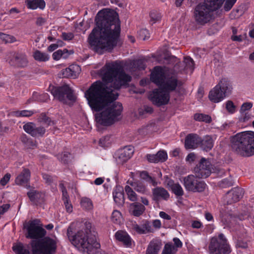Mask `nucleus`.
<instances>
[{
  "label": "nucleus",
  "instance_id": "nucleus-49",
  "mask_svg": "<svg viewBox=\"0 0 254 254\" xmlns=\"http://www.w3.org/2000/svg\"><path fill=\"white\" fill-rule=\"evenodd\" d=\"M150 16L151 20L153 21V23L160 20L161 17L160 14L156 11H151L150 13Z\"/></svg>",
  "mask_w": 254,
  "mask_h": 254
},
{
  "label": "nucleus",
  "instance_id": "nucleus-1",
  "mask_svg": "<svg viewBox=\"0 0 254 254\" xmlns=\"http://www.w3.org/2000/svg\"><path fill=\"white\" fill-rule=\"evenodd\" d=\"M103 81L93 82L85 92V97L92 111H101L95 115L97 123L103 126H109L121 119L123 107L115 101L119 90L131 80L123 66L117 61L106 64L100 70Z\"/></svg>",
  "mask_w": 254,
  "mask_h": 254
},
{
  "label": "nucleus",
  "instance_id": "nucleus-58",
  "mask_svg": "<svg viewBox=\"0 0 254 254\" xmlns=\"http://www.w3.org/2000/svg\"><path fill=\"white\" fill-rule=\"evenodd\" d=\"M165 60L167 61L168 63L170 64H174L180 62L179 60L173 56H168L165 58Z\"/></svg>",
  "mask_w": 254,
  "mask_h": 254
},
{
  "label": "nucleus",
  "instance_id": "nucleus-53",
  "mask_svg": "<svg viewBox=\"0 0 254 254\" xmlns=\"http://www.w3.org/2000/svg\"><path fill=\"white\" fill-rule=\"evenodd\" d=\"M174 247L171 244H166L161 254H172Z\"/></svg>",
  "mask_w": 254,
  "mask_h": 254
},
{
  "label": "nucleus",
  "instance_id": "nucleus-57",
  "mask_svg": "<svg viewBox=\"0 0 254 254\" xmlns=\"http://www.w3.org/2000/svg\"><path fill=\"white\" fill-rule=\"evenodd\" d=\"M62 38L65 41H69L72 40L74 37L73 33L63 32L62 35Z\"/></svg>",
  "mask_w": 254,
  "mask_h": 254
},
{
  "label": "nucleus",
  "instance_id": "nucleus-42",
  "mask_svg": "<svg viewBox=\"0 0 254 254\" xmlns=\"http://www.w3.org/2000/svg\"><path fill=\"white\" fill-rule=\"evenodd\" d=\"M220 187L222 188H226L232 186L233 182L231 178H226L222 180L219 184Z\"/></svg>",
  "mask_w": 254,
  "mask_h": 254
},
{
  "label": "nucleus",
  "instance_id": "nucleus-22",
  "mask_svg": "<svg viewBox=\"0 0 254 254\" xmlns=\"http://www.w3.org/2000/svg\"><path fill=\"white\" fill-rule=\"evenodd\" d=\"M145 210L144 206L139 202H135L130 204L129 212L134 216H140L143 213Z\"/></svg>",
  "mask_w": 254,
  "mask_h": 254
},
{
  "label": "nucleus",
  "instance_id": "nucleus-14",
  "mask_svg": "<svg viewBox=\"0 0 254 254\" xmlns=\"http://www.w3.org/2000/svg\"><path fill=\"white\" fill-rule=\"evenodd\" d=\"M23 129L27 133L35 137H42L46 132L44 127H36V125L32 122H29L24 125Z\"/></svg>",
  "mask_w": 254,
  "mask_h": 254
},
{
  "label": "nucleus",
  "instance_id": "nucleus-24",
  "mask_svg": "<svg viewBox=\"0 0 254 254\" xmlns=\"http://www.w3.org/2000/svg\"><path fill=\"white\" fill-rule=\"evenodd\" d=\"M216 86H219L222 92L225 93L226 96L231 94L232 90V85L230 81L227 78L222 79Z\"/></svg>",
  "mask_w": 254,
  "mask_h": 254
},
{
  "label": "nucleus",
  "instance_id": "nucleus-30",
  "mask_svg": "<svg viewBox=\"0 0 254 254\" xmlns=\"http://www.w3.org/2000/svg\"><path fill=\"white\" fill-rule=\"evenodd\" d=\"M225 0H204V3L213 12L219 9Z\"/></svg>",
  "mask_w": 254,
  "mask_h": 254
},
{
  "label": "nucleus",
  "instance_id": "nucleus-29",
  "mask_svg": "<svg viewBox=\"0 0 254 254\" xmlns=\"http://www.w3.org/2000/svg\"><path fill=\"white\" fill-rule=\"evenodd\" d=\"M117 240L122 242L127 247L131 245V239L128 235L123 231H118L115 234Z\"/></svg>",
  "mask_w": 254,
  "mask_h": 254
},
{
  "label": "nucleus",
  "instance_id": "nucleus-20",
  "mask_svg": "<svg viewBox=\"0 0 254 254\" xmlns=\"http://www.w3.org/2000/svg\"><path fill=\"white\" fill-rule=\"evenodd\" d=\"M219 86H215L212 90L209 92V98L214 103H218L222 101L226 96L219 89Z\"/></svg>",
  "mask_w": 254,
  "mask_h": 254
},
{
  "label": "nucleus",
  "instance_id": "nucleus-48",
  "mask_svg": "<svg viewBox=\"0 0 254 254\" xmlns=\"http://www.w3.org/2000/svg\"><path fill=\"white\" fill-rule=\"evenodd\" d=\"M71 156V155L69 152H64L61 155V161L64 164H67L70 160Z\"/></svg>",
  "mask_w": 254,
  "mask_h": 254
},
{
  "label": "nucleus",
  "instance_id": "nucleus-12",
  "mask_svg": "<svg viewBox=\"0 0 254 254\" xmlns=\"http://www.w3.org/2000/svg\"><path fill=\"white\" fill-rule=\"evenodd\" d=\"M244 195L243 190L236 187L228 191L224 197V202L226 204H231L239 201Z\"/></svg>",
  "mask_w": 254,
  "mask_h": 254
},
{
  "label": "nucleus",
  "instance_id": "nucleus-37",
  "mask_svg": "<svg viewBox=\"0 0 254 254\" xmlns=\"http://www.w3.org/2000/svg\"><path fill=\"white\" fill-rule=\"evenodd\" d=\"M12 250L16 254H30L29 251L25 249L22 243L13 246Z\"/></svg>",
  "mask_w": 254,
  "mask_h": 254
},
{
  "label": "nucleus",
  "instance_id": "nucleus-34",
  "mask_svg": "<svg viewBox=\"0 0 254 254\" xmlns=\"http://www.w3.org/2000/svg\"><path fill=\"white\" fill-rule=\"evenodd\" d=\"M194 119L196 121L203 122L205 123H210L212 121L211 117L209 115L203 114H195Z\"/></svg>",
  "mask_w": 254,
  "mask_h": 254
},
{
  "label": "nucleus",
  "instance_id": "nucleus-5",
  "mask_svg": "<svg viewBox=\"0 0 254 254\" xmlns=\"http://www.w3.org/2000/svg\"><path fill=\"white\" fill-rule=\"evenodd\" d=\"M209 254H230L231 249L227 239L222 233L210 239L208 245Z\"/></svg>",
  "mask_w": 254,
  "mask_h": 254
},
{
  "label": "nucleus",
  "instance_id": "nucleus-38",
  "mask_svg": "<svg viewBox=\"0 0 254 254\" xmlns=\"http://www.w3.org/2000/svg\"><path fill=\"white\" fill-rule=\"evenodd\" d=\"M13 114L17 117H29L34 114V112L31 110L16 111L13 112Z\"/></svg>",
  "mask_w": 254,
  "mask_h": 254
},
{
  "label": "nucleus",
  "instance_id": "nucleus-32",
  "mask_svg": "<svg viewBox=\"0 0 254 254\" xmlns=\"http://www.w3.org/2000/svg\"><path fill=\"white\" fill-rule=\"evenodd\" d=\"M129 184L138 192L144 193L146 191L145 186L140 181H135L130 183Z\"/></svg>",
  "mask_w": 254,
  "mask_h": 254
},
{
  "label": "nucleus",
  "instance_id": "nucleus-11",
  "mask_svg": "<svg viewBox=\"0 0 254 254\" xmlns=\"http://www.w3.org/2000/svg\"><path fill=\"white\" fill-rule=\"evenodd\" d=\"M195 175L199 178H206L211 173V164L210 162L204 158H202L199 163L194 167Z\"/></svg>",
  "mask_w": 254,
  "mask_h": 254
},
{
  "label": "nucleus",
  "instance_id": "nucleus-27",
  "mask_svg": "<svg viewBox=\"0 0 254 254\" xmlns=\"http://www.w3.org/2000/svg\"><path fill=\"white\" fill-rule=\"evenodd\" d=\"M161 248V243L157 240L151 241L146 249V254H158Z\"/></svg>",
  "mask_w": 254,
  "mask_h": 254
},
{
  "label": "nucleus",
  "instance_id": "nucleus-18",
  "mask_svg": "<svg viewBox=\"0 0 254 254\" xmlns=\"http://www.w3.org/2000/svg\"><path fill=\"white\" fill-rule=\"evenodd\" d=\"M80 67L77 64H72L68 67L64 69L59 73L61 78H75L80 71Z\"/></svg>",
  "mask_w": 254,
  "mask_h": 254
},
{
  "label": "nucleus",
  "instance_id": "nucleus-8",
  "mask_svg": "<svg viewBox=\"0 0 254 254\" xmlns=\"http://www.w3.org/2000/svg\"><path fill=\"white\" fill-rule=\"evenodd\" d=\"M184 185L188 191L202 192L204 191L206 184L196 175H189L184 178Z\"/></svg>",
  "mask_w": 254,
  "mask_h": 254
},
{
  "label": "nucleus",
  "instance_id": "nucleus-41",
  "mask_svg": "<svg viewBox=\"0 0 254 254\" xmlns=\"http://www.w3.org/2000/svg\"><path fill=\"white\" fill-rule=\"evenodd\" d=\"M156 158L158 162H164L167 159V154L164 150H160L156 154Z\"/></svg>",
  "mask_w": 254,
  "mask_h": 254
},
{
  "label": "nucleus",
  "instance_id": "nucleus-19",
  "mask_svg": "<svg viewBox=\"0 0 254 254\" xmlns=\"http://www.w3.org/2000/svg\"><path fill=\"white\" fill-rule=\"evenodd\" d=\"M169 197V192L164 188L157 187L152 189V199L156 202L161 199L167 200Z\"/></svg>",
  "mask_w": 254,
  "mask_h": 254
},
{
  "label": "nucleus",
  "instance_id": "nucleus-25",
  "mask_svg": "<svg viewBox=\"0 0 254 254\" xmlns=\"http://www.w3.org/2000/svg\"><path fill=\"white\" fill-rule=\"evenodd\" d=\"M27 195L30 201L35 205L41 203L44 200L43 194L41 192L38 190H31L27 192Z\"/></svg>",
  "mask_w": 254,
  "mask_h": 254
},
{
  "label": "nucleus",
  "instance_id": "nucleus-15",
  "mask_svg": "<svg viewBox=\"0 0 254 254\" xmlns=\"http://www.w3.org/2000/svg\"><path fill=\"white\" fill-rule=\"evenodd\" d=\"M166 77L163 68L161 66H156L153 68V71L151 73L150 79L153 82L160 87L163 83Z\"/></svg>",
  "mask_w": 254,
  "mask_h": 254
},
{
  "label": "nucleus",
  "instance_id": "nucleus-36",
  "mask_svg": "<svg viewBox=\"0 0 254 254\" xmlns=\"http://www.w3.org/2000/svg\"><path fill=\"white\" fill-rule=\"evenodd\" d=\"M125 190L127 193V198L130 201L135 202L137 200V194L129 186H126L125 187Z\"/></svg>",
  "mask_w": 254,
  "mask_h": 254
},
{
  "label": "nucleus",
  "instance_id": "nucleus-2",
  "mask_svg": "<svg viewBox=\"0 0 254 254\" xmlns=\"http://www.w3.org/2000/svg\"><path fill=\"white\" fill-rule=\"evenodd\" d=\"M96 27L88 36L87 41L96 52L102 50L112 51L117 46L121 34V21L114 10L99 11L95 19Z\"/></svg>",
  "mask_w": 254,
  "mask_h": 254
},
{
  "label": "nucleus",
  "instance_id": "nucleus-55",
  "mask_svg": "<svg viewBox=\"0 0 254 254\" xmlns=\"http://www.w3.org/2000/svg\"><path fill=\"white\" fill-rule=\"evenodd\" d=\"M42 177L47 184L48 185L52 184L53 182V177L51 175L48 174L44 173L42 174Z\"/></svg>",
  "mask_w": 254,
  "mask_h": 254
},
{
  "label": "nucleus",
  "instance_id": "nucleus-16",
  "mask_svg": "<svg viewBox=\"0 0 254 254\" xmlns=\"http://www.w3.org/2000/svg\"><path fill=\"white\" fill-rule=\"evenodd\" d=\"M179 84V81L175 76L168 75L160 87L170 93L176 90Z\"/></svg>",
  "mask_w": 254,
  "mask_h": 254
},
{
  "label": "nucleus",
  "instance_id": "nucleus-31",
  "mask_svg": "<svg viewBox=\"0 0 254 254\" xmlns=\"http://www.w3.org/2000/svg\"><path fill=\"white\" fill-rule=\"evenodd\" d=\"M27 7L32 9H35L37 8L44 9L46 3L44 0H29L27 3Z\"/></svg>",
  "mask_w": 254,
  "mask_h": 254
},
{
  "label": "nucleus",
  "instance_id": "nucleus-59",
  "mask_svg": "<svg viewBox=\"0 0 254 254\" xmlns=\"http://www.w3.org/2000/svg\"><path fill=\"white\" fill-rule=\"evenodd\" d=\"M139 176L142 179L144 180L147 182L149 180V178L151 177V176H149L148 173L146 171L140 172Z\"/></svg>",
  "mask_w": 254,
  "mask_h": 254
},
{
  "label": "nucleus",
  "instance_id": "nucleus-44",
  "mask_svg": "<svg viewBox=\"0 0 254 254\" xmlns=\"http://www.w3.org/2000/svg\"><path fill=\"white\" fill-rule=\"evenodd\" d=\"M99 145L103 147H107L110 144V137L105 136L100 138L99 141Z\"/></svg>",
  "mask_w": 254,
  "mask_h": 254
},
{
  "label": "nucleus",
  "instance_id": "nucleus-6",
  "mask_svg": "<svg viewBox=\"0 0 254 254\" xmlns=\"http://www.w3.org/2000/svg\"><path fill=\"white\" fill-rule=\"evenodd\" d=\"M193 14L195 21L201 25L209 23L214 16V12L203 2L196 5Z\"/></svg>",
  "mask_w": 254,
  "mask_h": 254
},
{
  "label": "nucleus",
  "instance_id": "nucleus-61",
  "mask_svg": "<svg viewBox=\"0 0 254 254\" xmlns=\"http://www.w3.org/2000/svg\"><path fill=\"white\" fill-rule=\"evenodd\" d=\"M25 145L26 147L29 148H34L36 147V144L30 138L29 139L27 143H26Z\"/></svg>",
  "mask_w": 254,
  "mask_h": 254
},
{
  "label": "nucleus",
  "instance_id": "nucleus-10",
  "mask_svg": "<svg viewBox=\"0 0 254 254\" xmlns=\"http://www.w3.org/2000/svg\"><path fill=\"white\" fill-rule=\"evenodd\" d=\"M170 98L169 93L164 91L161 87L154 89L149 95L150 100L157 106L167 104L170 100Z\"/></svg>",
  "mask_w": 254,
  "mask_h": 254
},
{
  "label": "nucleus",
  "instance_id": "nucleus-45",
  "mask_svg": "<svg viewBox=\"0 0 254 254\" xmlns=\"http://www.w3.org/2000/svg\"><path fill=\"white\" fill-rule=\"evenodd\" d=\"M253 107V103L251 102H246L243 103L240 108V112L241 114L245 113L247 112L248 111L250 110Z\"/></svg>",
  "mask_w": 254,
  "mask_h": 254
},
{
  "label": "nucleus",
  "instance_id": "nucleus-50",
  "mask_svg": "<svg viewBox=\"0 0 254 254\" xmlns=\"http://www.w3.org/2000/svg\"><path fill=\"white\" fill-rule=\"evenodd\" d=\"M184 62L186 64L187 68H190V70H193L194 62L192 59L190 57H185Z\"/></svg>",
  "mask_w": 254,
  "mask_h": 254
},
{
  "label": "nucleus",
  "instance_id": "nucleus-17",
  "mask_svg": "<svg viewBox=\"0 0 254 254\" xmlns=\"http://www.w3.org/2000/svg\"><path fill=\"white\" fill-rule=\"evenodd\" d=\"M201 137L197 134L190 133L188 134L185 140V147L187 149H195L199 145Z\"/></svg>",
  "mask_w": 254,
  "mask_h": 254
},
{
  "label": "nucleus",
  "instance_id": "nucleus-35",
  "mask_svg": "<svg viewBox=\"0 0 254 254\" xmlns=\"http://www.w3.org/2000/svg\"><path fill=\"white\" fill-rule=\"evenodd\" d=\"M33 57L35 60L39 62H46L49 59V57L47 54L38 50L34 52Z\"/></svg>",
  "mask_w": 254,
  "mask_h": 254
},
{
  "label": "nucleus",
  "instance_id": "nucleus-28",
  "mask_svg": "<svg viewBox=\"0 0 254 254\" xmlns=\"http://www.w3.org/2000/svg\"><path fill=\"white\" fill-rule=\"evenodd\" d=\"M199 145L204 150L208 151L211 150L213 146L212 138L209 135L205 136L203 139L201 138Z\"/></svg>",
  "mask_w": 254,
  "mask_h": 254
},
{
  "label": "nucleus",
  "instance_id": "nucleus-64",
  "mask_svg": "<svg viewBox=\"0 0 254 254\" xmlns=\"http://www.w3.org/2000/svg\"><path fill=\"white\" fill-rule=\"evenodd\" d=\"M233 5V4L226 0L224 5V8L225 11H228L232 8Z\"/></svg>",
  "mask_w": 254,
  "mask_h": 254
},
{
  "label": "nucleus",
  "instance_id": "nucleus-33",
  "mask_svg": "<svg viewBox=\"0 0 254 254\" xmlns=\"http://www.w3.org/2000/svg\"><path fill=\"white\" fill-rule=\"evenodd\" d=\"M38 119L41 123L46 125L47 127L53 126L55 124V121L52 120L50 117H48L46 114L44 113L40 114Z\"/></svg>",
  "mask_w": 254,
  "mask_h": 254
},
{
  "label": "nucleus",
  "instance_id": "nucleus-9",
  "mask_svg": "<svg viewBox=\"0 0 254 254\" xmlns=\"http://www.w3.org/2000/svg\"><path fill=\"white\" fill-rule=\"evenodd\" d=\"M6 61L10 66L17 68H25L28 64L26 55L20 51L10 52Z\"/></svg>",
  "mask_w": 254,
  "mask_h": 254
},
{
  "label": "nucleus",
  "instance_id": "nucleus-56",
  "mask_svg": "<svg viewBox=\"0 0 254 254\" xmlns=\"http://www.w3.org/2000/svg\"><path fill=\"white\" fill-rule=\"evenodd\" d=\"M15 41H16V39L14 36L4 34L3 42L5 43H13Z\"/></svg>",
  "mask_w": 254,
  "mask_h": 254
},
{
  "label": "nucleus",
  "instance_id": "nucleus-60",
  "mask_svg": "<svg viewBox=\"0 0 254 254\" xmlns=\"http://www.w3.org/2000/svg\"><path fill=\"white\" fill-rule=\"evenodd\" d=\"M146 157L150 163H158V160L156 158V154H147Z\"/></svg>",
  "mask_w": 254,
  "mask_h": 254
},
{
  "label": "nucleus",
  "instance_id": "nucleus-3",
  "mask_svg": "<svg viewBox=\"0 0 254 254\" xmlns=\"http://www.w3.org/2000/svg\"><path fill=\"white\" fill-rule=\"evenodd\" d=\"M38 222V219H34L23 224V229L26 230L25 237L32 239L29 244L32 254H54L57 242L49 237H45L46 231L39 225Z\"/></svg>",
  "mask_w": 254,
  "mask_h": 254
},
{
  "label": "nucleus",
  "instance_id": "nucleus-13",
  "mask_svg": "<svg viewBox=\"0 0 254 254\" xmlns=\"http://www.w3.org/2000/svg\"><path fill=\"white\" fill-rule=\"evenodd\" d=\"M134 152V148L131 145L125 146L119 149L115 155V157L118 164H123L132 156Z\"/></svg>",
  "mask_w": 254,
  "mask_h": 254
},
{
  "label": "nucleus",
  "instance_id": "nucleus-54",
  "mask_svg": "<svg viewBox=\"0 0 254 254\" xmlns=\"http://www.w3.org/2000/svg\"><path fill=\"white\" fill-rule=\"evenodd\" d=\"M11 175L9 173H6L0 180V184L4 186L9 182Z\"/></svg>",
  "mask_w": 254,
  "mask_h": 254
},
{
  "label": "nucleus",
  "instance_id": "nucleus-23",
  "mask_svg": "<svg viewBox=\"0 0 254 254\" xmlns=\"http://www.w3.org/2000/svg\"><path fill=\"white\" fill-rule=\"evenodd\" d=\"M114 201L117 205L123 206L125 203V198L123 189L121 187H117L113 192Z\"/></svg>",
  "mask_w": 254,
  "mask_h": 254
},
{
  "label": "nucleus",
  "instance_id": "nucleus-51",
  "mask_svg": "<svg viewBox=\"0 0 254 254\" xmlns=\"http://www.w3.org/2000/svg\"><path fill=\"white\" fill-rule=\"evenodd\" d=\"M226 108L230 113H233L235 112L236 106L232 101H228L226 104Z\"/></svg>",
  "mask_w": 254,
  "mask_h": 254
},
{
  "label": "nucleus",
  "instance_id": "nucleus-26",
  "mask_svg": "<svg viewBox=\"0 0 254 254\" xmlns=\"http://www.w3.org/2000/svg\"><path fill=\"white\" fill-rule=\"evenodd\" d=\"M133 228L134 230L139 234H146L153 232L151 223L148 221H145V222L140 226L136 224L134 225Z\"/></svg>",
  "mask_w": 254,
  "mask_h": 254
},
{
  "label": "nucleus",
  "instance_id": "nucleus-46",
  "mask_svg": "<svg viewBox=\"0 0 254 254\" xmlns=\"http://www.w3.org/2000/svg\"><path fill=\"white\" fill-rule=\"evenodd\" d=\"M64 51L67 52V50L66 49H64L63 50H59L55 52L52 55L53 59L57 61L60 60L62 58V56H63Z\"/></svg>",
  "mask_w": 254,
  "mask_h": 254
},
{
  "label": "nucleus",
  "instance_id": "nucleus-52",
  "mask_svg": "<svg viewBox=\"0 0 254 254\" xmlns=\"http://www.w3.org/2000/svg\"><path fill=\"white\" fill-rule=\"evenodd\" d=\"M134 65L139 70H144L146 68L144 62L142 60H138L134 62Z\"/></svg>",
  "mask_w": 254,
  "mask_h": 254
},
{
  "label": "nucleus",
  "instance_id": "nucleus-62",
  "mask_svg": "<svg viewBox=\"0 0 254 254\" xmlns=\"http://www.w3.org/2000/svg\"><path fill=\"white\" fill-rule=\"evenodd\" d=\"M241 118L240 120L243 122H245L249 120L250 119V115L248 112H245V113L241 114Z\"/></svg>",
  "mask_w": 254,
  "mask_h": 254
},
{
  "label": "nucleus",
  "instance_id": "nucleus-7",
  "mask_svg": "<svg viewBox=\"0 0 254 254\" xmlns=\"http://www.w3.org/2000/svg\"><path fill=\"white\" fill-rule=\"evenodd\" d=\"M49 88L55 99L64 103L66 102V99L71 101L76 100L73 90L67 85L57 87L50 86Z\"/></svg>",
  "mask_w": 254,
  "mask_h": 254
},
{
  "label": "nucleus",
  "instance_id": "nucleus-39",
  "mask_svg": "<svg viewBox=\"0 0 254 254\" xmlns=\"http://www.w3.org/2000/svg\"><path fill=\"white\" fill-rule=\"evenodd\" d=\"M171 190L177 196H182L184 194V190L179 183H176Z\"/></svg>",
  "mask_w": 254,
  "mask_h": 254
},
{
  "label": "nucleus",
  "instance_id": "nucleus-63",
  "mask_svg": "<svg viewBox=\"0 0 254 254\" xmlns=\"http://www.w3.org/2000/svg\"><path fill=\"white\" fill-rule=\"evenodd\" d=\"M159 216L165 220H169L171 219V217L164 211H160L159 212Z\"/></svg>",
  "mask_w": 254,
  "mask_h": 254
},
{
  "label": "nucleus",
  "instance_id": "nucleus-4",
  "mask_svg": "<svg viewBox=\"0 0 254 254\" xmlns=\"http://www.w3.org/2000/svg\"><path fill=\"white\" fill-rule=\"evenodd\" d=\"M232 150L242 157L254 155V132H243L235 135L231 139Z\"/></svg>",
  "mask_w": 254,
  "mask_h": 254
},
{
  "label": "nucleus",
  "instance_id": "nucleus-47",
  "mask_svg": "<svg viewBox=\"0 0 254 254\" xmlns=\"http://www.w3.org/2000/svg\"><path fill=\"white\" fill-rule=\"evenodd\" d=\"M121 217V213L120 211L118 210H114L111 216L112 221L115 223H118L119 222L120 218Z\"/></svg>",
  "mask_w": 254,
  "mask_h": 254
},
{
  "label": "nucleus",
  "instance_id": "nucleus-43",
  "mask_svg": "<svg viewBox=\"0 0 254 254\" xmlns=\"http://www.w3.org/2000/svg\"><path fill=\"white\" fill-rule=\"evenodd\" d=\"M138 38L140 40H145L149 37V33L145 29H142L140 30L138 33Z\"/></svg>",
  "mask_w": 254,
  "mask_h": 254
},
{
  "label": "nucleus",
  "instance_id": "nucleus-40",
  "mask_svg": "<svg viewBox=\"0 0 254 254\" xmlns=\"http://www.w3.org/2000/svg\"><path fill=\"white\" fill-rule=\"evenodd\" d=\"M81 206L85 209L89 210L92 208V203L90 199L87 197L82 198L81 200Z\"/></svg>",
  "mask_w": 254,
  "mask_h": 254
},
{
  "label": "nucleus",
  "instance_id": "nucleus-21",
  "mask_svg": "<svg viewBox=\"0 0 254 254\" xmlns=\"http://www.w3.org/2000/svg\"><path fill=\"white\" fill-rule=\"evenodd\" d=\"M30 171L28 169L24 168L21 173L16 178L15 183L18 185L24 186L29 181Z\"/></svg>",
  "mask_w": 254,
  "mask_h": 254
}]
</instances>
